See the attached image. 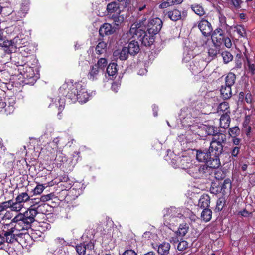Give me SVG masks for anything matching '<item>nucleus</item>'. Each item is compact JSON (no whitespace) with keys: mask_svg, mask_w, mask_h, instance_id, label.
<instances>
[{"mask_svg":"<svg viewBox=\"0 0 255 255\" xmlns=\"http://www.w3.org/2000/svg\"><path fill=\"white\" fill-rule=\"evenodd\" d=\"M191 8L194 12L199 16H203L206 14L204 7L199 4H193L191 5Z\"/></svg>","mask_w":255,"mask_h":255,"instance_id":"nucleus-29","label":"nucleus"},{"mask_svg":"<svg viewBox=\"0 0 255 255\" xmlns=\"http://www.w3.org/2000/svg\"><path fill=\"white\" fill-rule=\"evenodd\" d=\"M217 112L220 114H230L229 106L227 102H224L219 104Z\"/></svg>","mask_w":255,"mask_h":255,"instance_id":"nucleus-31","label":"nucleus"},{"mask_svg":"<svg viewBox=\"0 0 255 255\" xmlns=\"http://www.w3.org/2000/svg\"><path fill=\"white\" fill-rule=\"evenodd\" d=\"M171 5H172V3L171 2V0H168L166 1L162 2L160 4L159 7L161 8H165Z\"/></svg>","mask_w":255,"mask_h":255,"instance_id":"nucleus-58","label":"nucleus"},{"mask_svg":"<svg viewBox=\"0 0 255 255\" xmlns=\"http://www.w3.org/2000/svg\"><path fill=\"white\" fill-rule=\"evenodd\" d=\"M189 226L187 224H180L178 231L176 232V235L180 237L184 236L188 232Z\"/></svg>","mask_w":255,"mask_h":255,"instance_id":"nucleus-34","label":"nucleus"},{"mask_svg":"<svg viewBox=\"0 0 255 255\" xmlns=\"http://www.w3.org/2000/svg\"><path fill=\"white\" fill-rule=\"evenodd\" d=\"M182 216V212L180 208L171 207L166 210L164 215V224L175 225L178 222V218Z\"/></svg>","mask_w":255,"mask_h":255,"instance_id":"nucleus-6","label":"nucleus"},{"mask_svg":"<svg viewBox=\"0 0 255 255\" xmlns=\"http://www.w3.org/2000/svg\"><path fill=\"white\" fill-rule=\"evenodd\" d=\"M138 25H131L129 30L130 35L132 37L136 36L142 45L146 47L151 46L154 41V36L152 34H149L148 35L143 28H140Z\"/></svg>","mask_w":255,"mask_h":255,"instance_id":"nucleus-3","label":"nucleus"},{"mask_svg":"<svg viewBox=\"0 0 255 255\" xmlns=\"http://www.w3.org/2000/svg\"><path fill=\"white\" fill-rule=\"evenodd\" d=\"M122 255H137V254L133 250L128 249L123 253Z\"/></svg>","mask_w":255,"mask_h":255,"instance_id":"nucleus-63","label":"nucleus"},{"mask_svg":"<svg viewBox=\"0 0 255 255\" xmlns=\"http://www.w3.org/2000/svg\"><path fill=\"white\" fill-rule=\"evenodd\" d=\"M224 201L223 199H219L217 201L216 209L218 210H222L224 206Z\"/></svg>","mask_w":255,"mask_h":255,"instance_id":"nucleus-60","label":"nucleus"},{"mask_svg":"<svg viewBox=\"0 0 255 255\" xmlns=\"http://www.w3.org/2000/svg\"><path fill=\"white\" fill-rule=\"evenodd\" d=\"M83 243L84 246L86 247V250H92L94 249V245L92 241H85Z\"/></svg>","mask_w":255,"mask_h":255,"instance_id":"nucleus-54","label":"nucleus"},{"mask_svg":"<svg viewBox=\"0 0 255 255\" xmlns=\"http://www.w3.org/2000/svg\"><path fill=\"white\" fill-rule=\"evenodd\" d=\"M220 93L222 98L224 99H228L232 96L231 86H222Z\"/></svg>","mask_w":255,"mask_h":255,"instance_id":"nucleus-27","label":"nucleus"},{"mask_svg":"<svg viewBox=\"0 0 255 255\" xmlns=\"http://www.w3.org/2000/svg\"><path fill=\"white\" fill-rule=\"evenodd\" d=\"M129 54L127 47H124L121 50H115L113 52V56L121 60H125L128 58Z\"/></svg>","mask_w":255,"mask_h":255,"instance_id":"nucleus-17","label":"nucleus"},{"mask_svg":"<svg viewBox=\"0 0 255 255\" xmlns=\"http://www.w3.org/2000/svg\"><path fill=\"white\" fill-rule=\"evenodd\" d=\"M20 234L9 236L5 238V241L7 243H12L16 241V236H19Z\"/></svg>","mask_w":255,"mask_h":255,"instance_id":"nucleus-50","label":"nucleus"},{"mask_svg":"<svg viewBox=\"0 0 255 255\" xmlns=\"http://www.w3.org/2000/svg\"><path fill=\"white\" fill-rule=\"evenodd\" d=\"M29 1L28 0H23L21 4V7L18 14L20 18L24 17L29 10Z\"/></svg>","mask_w":255,"mask_h":255,"instance_id":"nucleus-24","label":"nucleus"},{"mask_svg":"<svg viewBox=\"0 0 255 255\" xmlns=\"http://www.w3.org/2000/svg\"><path fill=\"white\" fill-rule=\"evenodd\" d=\"M231 180L229 179H226L224 180L221 189L219 188L218 189H217L216 191H214L215 189L214 187L210 189L211 192L213 193H215V192H221L222 190L223 192H225V190L227 189H231Z\"/></svg>","mask_w":255,"mask_h":255,"instance_id":"nucleus-28","label":"nucleus"},{"mask_svg":"<svg viewBox=\"0 0 255 255\" xmlns=\"http://www.w3.org/2000/svg\"><path fill=\"white\" fill-rule=\"evenodd\" d=\"M107 43L105 42H100L96 47V52L98 54H102L106 51Z\"/></svg>","mask_w":255,"mask_h":255,"instance_id":"nucleus-37","label":"nucleus"},{"mask_svg":"<svg viewBox=\"0 0 255 255\" xmlns=\"http://www.w3.org/2000/svg\"><path fill=\"white\" fill-rule=\"evenodd\" d=\"M240 147L238 146L234 147L231 150V154L232 157H236L239 153Z\"/></svg>","mask_w":255,"mask_h":255,"instance_id":"nucleus-57","label":"nucleus"},{"mask_svg":"<svg viewBox=\"0 0 255 255\" xmlns=\"http://www.w3.org/2000/svg\"><path fill=\"white\" fill-rule=\"evenodd\" d=\"M227 141L226 135L221 133L212 137L210 143L209 150L215 151V153L221 155L223 152V147Z\"/></svg>","mask_w":255,"mask_h":255,"instance_id":"nucleus-4","label":"nucleus"},{"mask_svg":"<svg viewBox=\"0 0 255 255\" xmlns=\"http://www.w3.org/2000/svg\"><path fill=\"white\" fill-rule=\"evenodd\" d=\"M221 43L222 42H224L225 46L228 48H230L232 46V42L231 39L228 37H225L224 36L223 40H221Z\"/></svg>","mask_w":255,"mask_h":255,"instance_id":"nucleus-52","label":"nucleus"},{"mask_svg":"<svg viewBox=\"0 0 255 255\" xmlns=\"http://www.w3.org/2000/svg\"><path fill=\"white\" fill-rule=\"evenodd\" d=\"M224 36V35L222 29L220 28H217L214 30L213 34L212 35V41L215 42V39H216V42L215 43V44L217 46H219L221 44V41L220 40H223Z\"/></svg>","mask_w":255,"mask_h":255,"instance_id":"nucleus-16","label":"nucleus"},{"mask_svg":"<svg viewBox=\"0 0 255 255\" xmlns=\"http://www.w3.org/2000/svg\"><path fill=\"white\" fill-rule=\"evenodd\" d=\"M171 163L172 166L183 169H188L192 166L191 160L187 156H178L174 154H171Z\"/></svg>","mask_w":255,"mask_h":255,"instance_id":"nucleus-7","label":"nucleus"},{"mask_svg":"<svg viewBox=\"0 0 255 255\" xmlns=\"http://www.w3.org/2000/svg\"><path fill=\"white\" fill-rule=\"evenodd\" d=\"M232 138V142L235 145H239L241 142V139L238 138L237 137H231Z\"/></svg>","mask_w":255,"mask_h":255,"instance_id":"nucleus-64","label":"nucleus"},{"mask_svg":"<svg viewBox=\"0 0 255 255\" xmlns=\"http://www.w3.org/2000/svg\"><path fill=\"white\" fill-rule=\"evenodd\" d=\"M212 212L209 208L203 209L201 214V218L205 222L209 221L212 217Z\"/></svg>","mask_w":255,"mask_h":255,"instance_id":"nucleus-32","label":"nucleus"},{"mask_svg":"<svg viewBox=\"0 0 255 255\" xmlns=\"http://www.w3.org/2000/svg\"><path fill=\"white\" fill-rule=\"evenodd\" d=\"M28 38H26L23 37V35H19L13 39V44L15 46V50L17 48H20L25 46V44L28 42Z\"/></svg>","mask_w":255,"mask_h":255,"instance_id":"nucleus-18","label":"nucleus"},{"mask_svg":"<svg viewBox=\"0 0 255 255\" xmlns=\"http://www.w3.org/2000/svg\"><path fill=\"white\" fill-rule=\"evenodd\" d=\"M101 71L97 67V66L93 65L89 70L87 75L88 78L92 81L97 79Z\"/></svg>","mask_w":255,"mask_h":255,"instance_id":"nucleus-23","label":"nucleus"},{"mask_svg":"<svg viewBox=\"0 0 255 255\" xmlns=\"http://www.w3.org/2000/svg\"><path fill=\"white\" fill-rule=\"evenodd\" d=\"M118 8V4L115 2H111L107 6V10L109 13L116 12Z\"/></svg>","mask_w":255,"mask_h":255,"instance_id":"nucleus-43","label":"nucleus"},{"mask_svg":"<svg viewBox=\"0 0 255 255\" xmlns=\"http://www.w3.org/2000/svg\"><path fill=\"white\" fill-rule=\"evenodd\" d=\"M219 22L221 23V26L222 27H226L228 26L226 24V18L223 15H221L219 17Z\"/></svg>","mask_w":255,"mask_h":255,"instance_id":"nucleus-62","label":"nucleus"},{"mask_svg":"<svg viewBox=\"0 0 255 255\" xmlns=\"http://www.w3.org/2000/svg\"><path fill=\"white\" fill-rule=\"evenodd\" d=\"M244 67L248 73L252 75L255 74V60L246 57V61L244 63Z\"/></svg>","mask_w":255,"mask_h":255,"instance_id":"nucleus-15","label":"nucleus"},{"mask_svg":"<svg viewBox=\"0 0 255 255\" xmlns=\"http://www.w3.org/2000/svg\"><path fill=\"white\" fill-rule=\"evenodd\" d=\"M94 65L97 66V67L100 69L101 72H103L105 67L107 65V61L105 58H101L98 60L97 63Z\"/></svg>","mask_w":255,"mask_h":255,"instance_id":"nucleus-41","label":"nucleus"},{"mask_svg":"<svg viewBox=\"0 0 255 255\" xmlns=\"http://www.w3.org/2000/svg\"><path fill=\"white\" fill-rule=\"evenodd\" d=\"M219 50L217 47L210 48L208 50L209 55L212 57L216 56L219 53Z\"/></svg>","mask_w":255,"mask_h":255,"instance_id":"nucleus-55","label":"nucleus"},{"mask_svg":"<svg viewBox=\"0 0 255 255\" xmlns=\"http://www.w3.org/2000/svg\"><path fill=\"white\" fill-rule=\"evenodd\" d=\"M76 251L79 255H84L86 252V247L83 243L78 244L76 246Z\"/></svg>","mask_w":255,"mask_h":255,"instance_id":"nucleus-44","label":"nucleus"},{"mask_svg":"<svg viewBox=\"0 0 255 255\" xmlns=\"http://www.w3.org/2000/svg\"><path fill=\"white\" fill-rule=\"evenodd\" d=\"M117 64L114 63L109 64L106 69L107 73L109 76H113L117 73Z\"/></svg>","mask_w":255,"mask_h":255,"instance_id":"nucleus-36","label":"nucleus"},{"mask_svg":"<svg viewBox=\"0 0 255 255\" xmlns=\"http://www.w3.org/2000/svg\"><path fill=\"white\" fill-rule=\"evenodd\" d=\"M0 46L3 47L5 52L8 54L15 51V46L13 44V39L8 40L6 38L4 41L0 40Z\"/></svg>","mask_w":255,"mask_h":255,"instance_id":"nucleus-14","label":"nucleus"},{"mask_svg":"<svg viewBox=\"0 0 255 255\" xmlns=\"http://www.w3.org/2000/svg\"><path fill=\"white\" fill-rule=\"evenodd\" d=\"M54 196V194L52 193L48 194L47 195H42L40 197V199L42 202H45L52 199Z\"/></svg>","mask_w":255,"mask_h":255,"instance_id":"nucleus-53","label":"nucleus"},{"mask_svg":"<svg viewBox=\"0 0 255 255\" xmlns=\"http://www.w3.org/2000/svg\"><path fill=\"white\" fill-rule=\"evenodd\" d=\"M198 27L202 34L206 37L210 36L212 32L211 24L204 18L199 21Z\"/></svg>","mask_w":255,"mask_h":255,"instance_id":"nucleus-11","label":"nucleus"},{"mask_svg":"<svg viewBox=\"0 0 255 255\" xmlns=\"http://www.w3.org/2000/svg\"><path fill=\"white\" fill-rule=\"evenodd\" d=\"M170 249V244L168 243L164 242L159 246L158 252L161 255H166L169 254Z\"/></svg>","mask_w":255,"mask_h":255,"instance_id":"nucleus-30","label":"nucleus"},{"mask_svg":"<svg viewBox=\"0 0 255 255\" xmlns=\"http://www.w3.org/2000/svg\"><path fill=\"white\" fill-rule=\"evenodd\" d=\"M113 19L115 24L116 26H119L124 21V18L122 16L115 15L113 16Z\"/></svg>","mask_w":255,"mask_h":255,"instance_id":"nucleus-46","label":"nucleus"},{"mask_svg":"<svg viewBox=\"0 0 255 255\" xmlns=\"http://www.w3.org/2000/svg\"><path fill=\"white\" fill-rule=\"evenodd\" d=\"M237 33L242 37H246L247 36L245 28L243 25H236L234 27Z\"/></svg>","mask_w":255,"mask_h":255,"instance_id":"nucleus-42","label":"nucleus"},{"mask_svg":"<svg viewBox=\"0 0 255 255\" xmlns=\"http://www.w3.org/2000/svg\"><path fill=\"white\" fill-rule=\"evenodd\" d=\"M188 247V242L185 240H182L178 243L177 245V249L179 251H182L187 249Z\"/></svg>","mask_w":255,"mask_h":255,"instance_id":"nucleus-45","label":"nucleus"},{"mask_svg":"<svg viewBox=\"0 0 255 255\" xmlns=\"http://www.w3.org/2000/svg\"><path fill=\"white\" fill-rule=\"evenodd\" d=\"M230 123V117L229 114H221L220 118V126L226 129L229 128Z\"/></svg>","mask_w":255,"mask_h":255,"instance_id":"nucleus-25","label":"nucleus"},{"mask_svg":"<svg viewBox=\"0 0 255 255\" xmlns=\"http://www.w3.org/2000/svg\"><path fill=\"white\" fill-rule=\"evenodd\" d=\"M151 13V11L150 10L148 11V12L147 14L145 15H144L141 20H140V22L138 23H135L133 24H139V27L140 28H142L143 27H145L148 23V21H147V19L150 17Z\"/></svg>","mask_w":255,"mask_h":255,"instance_id":"nucleus-38","label":"nucleus"},{"mask_svg":"<svg viewBox=\"0 0 255 255\" xmlns=\"http://www.w3.org/2000/svg\"><path fill=\"white\" fill-rule=\"evenodd\" d=\"M236 80V75L232 72L228 74L225 78V85L232 86H233Z\"/></svg>","mask_w":255,"mask_h":255,"instance_id":"nucleus-35","label":"nucleus"},{"mask_svg":"<svg viewBox=\"0 0 255 255\" xmlns=\"http://www.w3.org/2000/svg\"><path fill=\"white\" fill-rule=\"evenodd\" d=\"M114 30L111 24L109 23H104L100 28L99 34L104 36V35H109L113 33Z\"/></svg>","mask_w":255,"mask_h":255,"instance_id":"nucleus-19","label":"nucleus"},{"mask_svg":"<svg viewBox=\"0 0 255 255\" xmlns=\"http://www.w3.org/2000/svg\"><path fill=\"white\" fill-rule=\"evenodd\" d=\"M167 15L168 18L173 21H177L182 18L181 11L176 9L169 11Z\"/></svg>","mask_w":255,"mask_h":255,"instance_id":"nucleus-26","label":"nucleus"},{"mask_svg":"<svg viewBox=\"0 0 255 255\" xmlns=\"http://www.w3.org/2000/svg\"><path fill=\"white\" fill-rule=\"evenodd\" d=\"M221 55L223 62L225 64L228 63L233 60V56L229 52L223 51L221 53Z\"/></svg>","mask_w":255,"mask_h":255,"instance_id":"nucleus-40","label":"nucleus"},{"mask_svg":"<svg viewBox=\"0 0 255 255\" xmlns=\"http://www.w3.org/2000/svg\"><path fill=\"white\" fill-rule=\"evenodd\" d=\"M16 231H17L16 230L14 229V227H13L7 231H3V236L5 237V238H6L9 236L16 235L18 233H15Z\"/></svg>","mask_w":255,"mask_h":255,"instance_id":"nucleus-48","label":"nucleus"},{"mask_svg":"<svg viewBox=\"0 0 255 255\" xmlns=\"http://www.w3.org/2000/svg\"><path fill=\"white\" fill-rule=\"evenodd\" d=\"M180 118L185 121L190 120L192 117L190 112V109L188 108H184L181 109L180 114Z\"/></svg>","mask_w":255,"mask_h":255,"instance_id":"nucleus-33","label":"nucleus"},{"mask_svg":"<svg viewBox=\"0 0 255 255\" xmlns=\"http://www.w3.org/2000/svg\"><path fill=\"white\" fill-rule=\"evenodd\" d=\"M9 208L12 211H19L15 202L13 200H9L0 203V214Z\"/></svg>","mask_w":255,"mask_h":255,"instance_id":"nucleus-12","label":"nucleus"},{"mask_svg":"<svg viewBox=\"0 0 255 255\" xmlns=\"http://www.w3.org/2000/svg\"><path fill=\"white\" fill-rule=\"evenodd\" d=\"M162 26V21L159 18L149 19L148 23L145 27L147 29L148 34L155 35L161 30Z\"/></svg>","mask_w":255,"mask_h":255,"instance_id":"nucleus-9","label":"nucleus"},{"mask_svg":"<svg viewBox=\"0 0 255 255\" xmlns=\"http://www.w3.org/2000/svg\"><path fill=\"white\" fill-rule=\"evenodd\" d=\"M44 188H45V187L43 185H42V184L37 185L33 190V194L34 195L40 194L43 192Z\"/></svg>","mask_w":255,"mask_h":255,"instance_id":"nucleus-49","label":"nucleus"},{"mask_svg":"<svg viewBox=\"0 0 255 255\" xmlns=\"http://www.w3.org/2000/svg\"><path fill=\"white\" fill-rule=\"evenodd\" d=\"M42 205L45 206V204H41L39 205L37 208L40 207ZM38 213L36 208H30L23 214L19 213V214H21L22 218L31 224L35 221V217L37 215Z\"/></svg>","mask_w":255,"mask_h":255,"instance_id":"nucleus-10","label":"nucleus"},{"mask_svg":"<svg viewBox=\"0 0 255 255\" xmlns=\"http://www.w3.org/2000/svg\"><path fill=\"white\" fill-rule=\"evenodd\" d=\"M60 90L73 103L78 101L80 103H85L91 96L81 83H65Z\"/></svg>","mask_w":255,"mask_h":255,"instance_id":"nucleus-1","label":"nucleus"},{"mask_svg":"<svg viewBox=\"0 0 255 255\" xmlns=\"http://www.w3.org/2000/svg\"><path fill=\"white\" fill-rule=\"evenodd\" d=\"M52 101L53 102V104H55L56 107H58V110L59 111L62 110L63 109V106L62 104H60L61 101L59 99H55L54 101V99H52Z\"/></svg>","mask_w":255,"mask_h":255,"instance_id":"nucleus-61","label":"nucleus"},{"mask_svg":"<svg viewBox=\"0 0 255 255\" xmlns=\"http://www.w3.org/2000/svg\"><path fill=\"white\" fill-rule=\"evenodd\" d=\"M13 103H14V101H12L11 103L10 102H9L8 105H7V104H6V106L5 107L4 109H5V112L6 113V114L7 115L10 114L13 112V111L14 110V107L13 105Z\"/></svg>","mask_w":255,"mask_h":255,"instance_id":"nucleus-47","label":"nucleus"},{"mask_svg":"<svg viewBox=\"0 0 255 255\" xmlns=\"http://www.w3.org/2000/svg\"><path fill=\"white\" fill-rule=\"evenodd\" d=\"M21 214H18L11 220V223H15L14 226V229H16L17 231H22L21 233H19L20 235L22 234H26V231L31 228V224L29 222L25 220L22 218Z\"/></svg>","mask_w":255,"mask_h":255,"instance_id":"nucleus-8","label":"nucleus"},{"mask_svg":"<svg viewBox=\"0 0 255 255\" xmlns=\"http://www.w3.org/2000/svg\"><path fill=\"white\" fill-rule=\"evenodd\" d=\"M228 132L231 137H238L240 134V130L238 127L235 126L230 128Z\"/></svg>","mask_w":255,"mask_h":255,"instance_id":"nucleus-39","label":"nucleus"},{"mask_svg":"<svg viewBox=\"0 0 255 255\" xmlns=\"http://www.w3.org/2000/svg\"><path fill=\"white\" fill-rule=\"evenodd\" d=\"M210 203V198L208 194H203L199 199L198 206L200 208H208Z\"/></svg>","mask_w":255,"mask_h":255,"instance_id":"nucleus-20","label":"nucleus"},{"mask_svg":"<svg viewBox=\"0 0 255 255\" xmlns=\"http://www.w3.org/2000/svg\"><path fill=\"white\" fill-rule=\"evenodd\" d=\"M212 168L207 165L201 166L193 165L188 168V173L192 176L197 178L207 177L210 174V171Z\"/></svg>","mask_w":255,"mask_h":255,"instance_id":"nucleus-5","label":"nucleus"},{"mask_svg":"<svg viewBox=\"0 0 255 255\" xmlns=\"http://www.w3.org/2000/svg\"><path fill=\"white\" fill-rule=\"evenodd\" d=\"M30 200H31L30 202L32 204L30 208H35L34 206L36 205L39 204L41 202L40 198H34V199H30Z\"/></svg>","mask_w":255,"mask_h":255,"instance_id":"nucleus-59","label":"nucleus"},{"mask_svg":"<svg viewBox=\"0 0 255 255\" xmlns=\"http://www.w3.org/2000/svg\"><path fill=\"white\" fill-rule=\"evenodd\" d=\"M203 63V61L201 62L196 60L192 61L190 65V70L193 73H197L200 72L203 69L204 66L202 65Z\"/></svg>","mask_w":255,"mask_h":255,"instance_id":"nucleus-21","label":"nucleus"},{"mask_svg":"<svg viewBox=\"0 0 255 255\" xmlns=\"http://www.w3.org/2000/svg\"><path fill=\"white\" fill-rule=\"evenodd\" d=\"M231 2L235 8L238 9L241 8V5L243 1L241 0H231Z\"/></svg>","mask_w":255,"mask_h":255,"instance_id":"nucleus-51","label":"nucleus"},{"mask_svg":"<svg viewBox=\"0 0 255 255\" xmlns=\"http://www.w3.org/2000/svg\"><path fill=\"white\" fill-rule=\"evenodd\" d=\"M30 200V196L26 192L20 193L16 198L14 201L20 211L23 207V203Z\"/></svg>","mask_w":255,"mask_h":255,"instance_id":"nucleus-13","label":"nucleus"},{"mask_svg":"<svg viewBox=\"0 0 255 255\" xmlns=\"http://www.w3.org/2000/svg\"><path fill=\"white\" fill-rule=\"evenodd\" d=\"M214 177L218 180H222L224 178L225 175L222 171L218 170L215 172Z\"/></svg>","mask_w":255,"mask_h":255,"instance_id":"nucleus-56","label":"nucleus"},{"mask_svg":"<svg viewBox=\"0 0 255 255\" xmlns=\"http://www.w3.org/2000/svg\"><path fill=\"white\" fill-rule=\"evenodd\" d=\"M196 158L200 162L205 163L211 168H217L221 165L219 155L215 151H210L209 148L207 149H195Z\"/></svg>","mask_w":255,"mask_h":255,"instance_id":"nucleus-2","label":"nucleus"},{"mask_svg":"<svg viewBox=\"0 0 255 255\" xmlns=\"http://www.w3.org/2000/svg\"><path fill=\"white\" fill-rule=\"evenodd\" d=\"M128 52L130 55H134L138 53L140 50L139 45L138 42L135 40H132L128 43L127 47Z\"/></svg>","mask_w":255,"mask_h":255,"instance_id":"nucleus-22","label":"nucleus"}]
</instances>
